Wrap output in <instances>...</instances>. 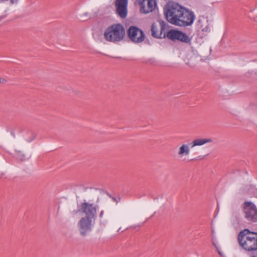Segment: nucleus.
Listing matches in <instances>:
<instances>
[{
    "mask_svg": "<svg viewBox=\"0 0 257 257\" xmlns=\"http://www.w3.org/2000/svg\"><path fill=\"white\" fill-rule=\"evenodd\" d=\"M164 13L168 22L180 27L191 25L195 19L193 12L174 2L167 4L164 8Z\"/></svg>",
    "mask_w": 257,
    "mask_h": 257,
    "instance_id": "1",
    "label": "nucleus"
},
{
    "mask_svg": "<svg viewBox=\"0 0 257 257\" xmlns=\"http://www.w3.org/2000/svg\"><path fill=\"white\" fill-rule=\"evenodd\" d=\"M104 211L102 210L99 215L100 221L101 222L104 223L105 220L103 219Z\"/></svg>",
    "mask_w": 257,
    "mask_h": 257,
    "instance_id": "14",
    "label": "nucleus"
},
{
    "mask_svg": "<svg viewBox=\"0 0 257 257\" xmlns=\"http://www.w3.org/2000/svg\"><path fill=\"white\" fill-rule=\"evenodd\" d=\"M250 257H257V256L255 254L252 253L251 254Z\"/></svg>",
    "mask_w": 257,
    "mask_h": 257,
    "instance_id": "15",
    "label": "nucleus"
},
{
    "mask_svg": "<svg viewBox=\"0 0 257 257\" xmlns=\"http://www.w3.org/2000/svg\"><path fill=\"white\" fill-rule=\"evenodd\" d=\"M125 36V29L120 24H115L108 27L104 32V37L110 42L121 41Z\"/></svg>",
    "mask_w": 257,
    "mask_h": 257,
    "instance_id": "4",
    "label": "nucleus"
},
{
    "mask_svg": "<svg viewBox=\"0 0 257 257\" xmlns=\"http://www.w3.org/2000/svg\"><path fill=\"white\" fill-rule=\"evenodd\" d=\"M128 0H116L115 6L117 14L121 18H125L127 15Z\"/></svg>",
    "mask_w": 257,
    "mask_h": 257,
    "instance_id": "12",
    "label": "nucleus"
},
{
    "mask_svg": "<svg viewBox=\"0 0 257 257\" xmlns=\"http://www.w3.org/2000/svg\"><path fill=\"white\" fill-rule=\"evenodd\" d=\"M244 212L246 218L253 222L257 221V209L254 205L249 202H246L244 203Z\"/></svg>",
    "mask_w": 257,
    "mask_h": 257,
    "instance_id": "9",
    "label": "nucleus"
},
{
    "mask_svg": "<svg viewBox=\"0 0 257 257\" xmlns=\"http://www.w3.org/2000/svg\"><path fill=\"white\" fill-rule=\"evenodd\" d=\"M97 206L93 203L84 201L81 203L79 211L85 215V217L96 219Z\"/></svg>",
    "mask_w": 257,
    "mask_h": 257,
    "instance_id": "5",
    "label": "nucleus"
},
{
    "mask_svg": "<svg viewBox=\"0 0 257 257\" xmlns=\"http://www.w3.org/2000/svg\"><path fill=\"white\" fill-rule=\"evenodd\" d=\"M3 81H2V79L1 78H0V83H2Z\"/></svg>",
    "mask_w": 257,
    "mask_h": 257,
    "instance_id": "16",
    "label": "nucleus"
},
{
    "mask_svg": "<svg viewBox=\"0 0 257 257\" xmlns=\"http://www.w3.org/2000/svg\"><path fill=\"white\" fill-rule=\"evenodd\" d=\"M212 243L215 247L217 251L221 257H225L223 252L222 250L221 246L219 241L215 239H212Z\"/></svg>",
    "mask_w": 257,
    "mask_h": 257,
    "instance_id": "13",
    "label": "nucleus"
},
{
    "mask_svg": "<svg viewBox=\"0 0 257 257\" xmlns=\"http://www.w3.org/2000/svg\"><path fill=\"white\" fill-rule=\"evenodd\" d=\"M128 35L131 40L136 43L142 42L145 38L143 31L135 26H131L129 28Z\"/></svg>",
    "mask_w": 257,
    "mask_h": 257,
    "instance_id": "10",
    "label": "nucleus"
},
{
    "mask_svg": "<svg viewBox=\"0 0 257 257\" xmlns=\"http://www.w3.org/2000/svg\"><path fill=\"white\" fill-rule=\"evenodd\" d=\"M166 37L172 41H179L188 43L190 41L189 36L185 33L177 30H171L166 34Z\"/></svg>",
    "mask_w": 257,
    "mask_h": 257,
    "instance_id": "6",
    "label": "nucleus"
},
{
    "mask_svg": "<svg viewBox=\"0 0 257 257\" xmlns=\"http://www.w3.org/2000/svg\"><path fill=\"white\" fill-rule=\"evenodd\" d=\"M212 142L210 138H199L194 140L190 144H182L178 149L177 155L180 159L186 161L190 155V148H193L196 146H201L205 144Z\"/></svg>",
    "mask_w": 257,
    "mask_h": 257,
    "instance_id": "3",
    "label": "nucleus"
},
{
    "mask_svg": "<svg viewBox=\"0 0 257 257\" xmlns=\"http://www.w3.org/2000/svg\"><path fill=\"white\" fill-rule=\"evenodd\" d=\"M95 219L87 217H82L78 223L79 230L82 235H85L91 229L93 222Z\"/></svg>",
    "mask_w": 257,
    "mask_h": 257,
    "instance_id": "11",
    "label": "nucleus"
},
{
    "mask_svg": "<svg viewBox=\"0 0 257 257\" xmlns=\"http://www.w3.org/2000/svg\"><path fill=\"white\" fill-rule=\"evenodd\" d=\"M159 22L160 28L156 24L152 25L151 29L152 35L157 38H164L166 37V34L164 32L167 27L166 24L162 20H160Z\"/></svg>",
    "mask_w": 257,
    "mask_h": 257,
    "instance_id": "7",
    "label": "nucleus"
},
{
    "mask_svg": "<svg viewBox=\"0 0 257 257\" xmlns=\"http://www.w3.org/2000/svg\"><path fill=\"white\" fill-rule=\"evenodd\" d=\"M238 240L240 246L245 250L251 251L257 249V232L244 229L239 233Z\"/></svg>",
    "mask_w": 257,
    "mask_h": 257,
    "instance_id": "2",
    "label": "nucleus"
},
{
    "mask_svg": "<svg viewBox=\"0 0 257 257\" xmlns=\"http://www.w3.org/2000/svg\"><path fill=\"white\" fill-rule=\"evenodd\" d=\"M136 3L140 7L141 13L144 14L152 12L156 5L155 0H137Z\"/></svg>",
    "mask_w": 257,
    "mask_h": 257,
    "instance_id": "8",
    "label": "nucleus"
}]
</instances>
